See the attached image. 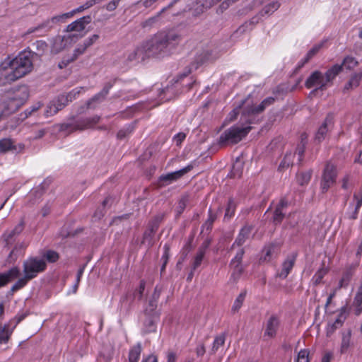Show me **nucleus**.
Instances as JSON below:
<instances>
[{
	"label": "nucleus",
	"mask_w": 362,
	"mask_h": 362,
	"mask_svg": "<svg viewBox=\"0 0 362 362\" xmlns=\"http://www.w3.org/2000/svg\"><path fill=\"white\" fill-rule=\"evenodd\" d=\"M181 40V35L174 30H162L146 41L147 49L151 57H168L175 50Z\"/></svg>",
	"instance_id": "f257e3e1"
},
{
	"label": "nucleus",
	"mask_w": 362,
	"mask_h": 362,
	"mask_svg": "<svg viewBox=\"0 0 362 362\" xmlns=\"http://www.w3.org/2000/svg\"><path fill=\"white\" fill-rule=\"evenodd\" d=\"M31 57V52H23L11 60L9 68L1 72V83H12L29 74L33 68Z\"/></svg>",
	"instance_id": "f03ea898"
},
{
	"label": "nucleus",
	"mask_w": 362,
	"mask_h": 362,
	"mask_svg": "<svg viewBox=\"0 0 362 362\" xmlns=\"http://www.w3.org/2000/svg\"><path fill=\"white\" fill-rule=\"evenodd\" d=\"M252 127L234 125L225 130L219 136L218 144L221 146L237 144L250 132Z\"/></svg>",
	"instance_id": "7ed1b4c3"
},
{
	"label": "nucleus",
	"mask_w": 362,
	"mask_h": 362,
	"mask_svg": "<svg viewBox=\"0 0 362 362\" xmlns=\"http://www.w3.org/2000/svg\"><path fill=\"white\" fill-rule=\"evenodd\" d=\"M100 116L95 115L92 117L72 120L69 122L62 124L59 129L60 131H68L69 132L83 131L93 127V126L100 121Z\"/></svg>",
	"instance_id": "20e7f679"
},
{
	"label": "nucleus",
	"mask_w": 362,
	"mask_h": 362,
	"mask_svg": "<svg viewBox=\"0 0 362 362\" xmlns=\"http://www.w3.org/2000/svg\"><path fill=\"white\" fill-rule=\"evenodd\" d=\"M47 268V263L45 259L37 257H30L23 263V273L26 278L33 279L39 273L43 272Z\"/></svg>",
	"instance_id": "39448f33"
},
{
	"label": "nucleus",
	"mask_w": 362,
	"mask_h": 362,
	"mask_svg": "<svg viewBox=\"0 0 362 362\" xmlns=\"http://www.w3.org/2000/svg\"><path fill=\"white\" fill-rule=\"evenodd\" d=\"M217 57L213 55L211 50H203L200 53H198L194 61L191 64L185 67L184 72L180 75V77L185 78L192 73L193 70H197L200 66L207 62H214Z\"/></svg>",
	"instance_id": "423d86ee"
},
{
	"label": "nucleus",
	"mask_w": 362,
	"mask_h": 362,
	"mask_svg": "<svg viewBox=\"0 0 362 362\" xmlns=\"http://www.w3.org/2000/svg\"><path fill=\"white\" fill-rule=\"evenodd\" d=\"M14 95L8 98V108L11 109V112L17 110L28 98L29 93L28 87L25 86H18L13 89Z\"/></svg>",
	"instance_id": "0eeeda50"
},
{
	"label": "nucleus",
	"mask_w": 362,
	"mask_h": 362,
	"mask_svg": "<svg viewBox=\"0 0 362 362\" xmlns=\"http://www.w3.org/2000/svg\"><path fill=\"white\" fill-rule=\"evenodd\" d=\"M337 175V172L336 165L330 161L327 162L320 182V187L322 193L327 192V190L335 183Z\"/></svg>",
	"instance_id": "6e6552de"
},
{
	"label": "nucleus",
	"mask_w": 362,
	"mask_h": 362,
	"mask_svg": "<svg viewBox=\"0 0 362 362\" xmlns=\"http://www.w3.org/2000/svg\"><path fill=\"white\" fill-rule=\"evenodd\" d=\"M193 168V165L189 164L179 170L160 175L158 179V186L160 187H163L177 181L185 174L191 171Z\"/></svg>",
	"instance_id": "1a4fd4ad"
},
{
	"label": "nucleus",
	"mask_w": 362,
	"mask_h": 362,
	"mask_svg": "<svg viewBox=\"0 0 362 362\" xmlns=\"http://www.w3.org/2000/svg\"><path fill=\"white\" fill-rule=\"evenodd\" d=\"M305 86L307 88H311L315 86H318L317 88H315L310 92V94H315L317 90H325L327 89L325 81L324 76L320 71H315L310 76L307 78Z\"/></svg>",
	"instance_id": "9d476101"
},
{
	"label": "nucleus",
	"mask_w": 362,
	"mask_h": 362,
	"mask_svg": "<svg viewBox=\"0 0 362 362\" xmlns=\"http://www.w3.org/2000/svg\"><path fill=\"white\" fill-rule=\"evenodd\" d=\"M24 224L23 220H21L13 230H6L3 233L1 239L4 242L5 247H9L15 243L16 238L24 229Z\"/></svg>",
	"instance_id": "9b49d317"
},
{
	"label": "nucleus",
	"mask_w": 362,
	"mask_h": 362,
	"mask_svg": "<svg viewBox=\"0 0 362 362\" xmlns=\"http://www.w3.org/2000/svg\"><path fill=\"white\" fill-rule=\"evenodd\" d=\"M333 124L334 115L332 113H329L316 132L315 136V141L318 143L322 142L326 138L328 132L332 129Z\"/></svg>",
	"instance_id": "f8f14e48"
},
{
	"label": "nucleus",
	"mask_w": 362,
	"mask_h": 362,
	"mask_svg": "<svg viewBox=\"0 0 362 362\" xmlns=\"http://www.w3.org/2000/svg\"><path fill=\"white\" fill-rule=\"evenodd\" d=\"M275 101V98L273 97H268L263 100L262 103L255 106L253 105L247 104V107H245L243 112V116H255V115L262 112L267 106L271 105Z\"/></svg>",
	"instance_id": "ddd939ff"
},
{
	"label": "nucleus",
	"mask_w": 362,
	"mask_h": 362,
	"mask_svg": "<svg viewBox=\"0 0 362 362\" xmlns=\"http://www.w3.org/2000/svg\"><path fill=\"white\" fill-rule=\"evenodd\" d=\"M151 57V54L147 49V43L146 42L141 44L140 46L137 47L132 52L129 53L127 60L129 62H143L146 58Z\"/></svg>",
	"instance_id": "4468645a"
},
{
	"label": "nucleus",
	"mask_w": 362,
	"mask_h": 362,
	"mask_svg": "<svg viewBox=\"0 0 362 362\" xmlns=\"http://www.w3.org/2000/svg\"><path fill=\"white\" fill-rule=\"evenodd\" d=\"M117 78H114L107 83H105L103 88L100 92L95 94L92 98H90L87 102V107L88 108H95V107L93 105L94 103H101L105 98L107 94L109 93L110 90L116 83Z\"/></svg>",
	"instance_id": "2eb2a0df"
},
{
	"label": "nucleus",
	"mask_w": 362,
	"mask_h": 362,
	"mask_svg": "<svg viewBox=\"0 0 362 362\" xmlns=\"http://www.w3.org/2000/svg\"><path fill=\"white\" fill-rule=\"evenodd\" d=\"M288 205V202L286 198L281 199L276 204L272 218V222L274 225L277 226L282 222L285 217L284 210L287 208Z\"/></svg>",
	"instance_id": "dca6fc26"
},
{
	"label": "nucleus",
	"mask_w": 362,
	"mask_h": 362,
	"mask_svg": "<svg viewBox=\"0 0 362 362\" xmlns=\"http://www.w3.org/2000/svg\"><path fill=\"white\" fill-rule=\"evenodd\" d=\"M281 245L278 243H271L266 245L262 250V256L261 259L265 262H269L276 258L280 252Z\"/></svg>",
	"instance_id": "f3484780"
},
{
	"label": "nucleus",
	"mask_w": 362,
	"mask_h": 362,
	"mask_svg": "<svg viewBox=\"0 0 362 362\" xmlns=\"http://www.w3.org/2000/svg\"><path fill=\"white\" fill-rule=\"evenodd\" d=\"M279 325H280V320L276 315H272V316H270L266 323V327H265V330L264 332V337H268L269 339L275 337L276 335Z\"/></svg>",
	"instance_id": "a211bd4d"
},
{
	"label": "nucleus",
	"mask_w": 362,
	"mask_h": 362,
	"mask_svg": "<svg viewBox=\"0 0 362 362\" xmlns=\"http://www.w3.org/2000/svg\"><path fill=\"white\" fill-rule=\"evenodd\" d=\"M349 315V310L346 306H343L340 310L339 314L338 315L337 318L335 320V321L331 324L329 325L327 330V336L332 335L337 329L341 327L344 321L346 320L347 316Z\"/></svg>",
	"instance_id": "6ab92c4d"
},
{
	"label": "nucleus",
	"mask_w": 362,
	"mask_h": 362,
	"mask_svg": "<svg viewBox=\"0 0 362 362\" xmlns=\"http://www.w3.org/2000/svg\"><path fill=\"white\" fill-rule=\"evenodd\" d=\"M362 205V192H355L353 196V201L349 205L350 211L347 212L348 218L356 220L358 217V210Z\"/></svg>",
	"instance_id": "aec40b11"
},
{
	"label": "nucleus",
	"mask_w": 362,
	"mask_h": 362,
	"mask_svg": "<svg viewBox=\"0 0 362 362\" xmlns=\"http://www.w3.org/2000/svg\"><path fill=\"white\" fill-rule=\"evenodd\" d=\"M297 254L293 253L287 257L282 264V269L278 276L281 279H286L295 265Z\"/></svg>",
	"instance_id": "412c9836"
},
{
	"label": "nucleus",
	"mask_w": 362,
	"mask_h": 362,
	"mask_svg": "<svg viewBox=\"0 0 362 362\" xmlns=\"http://www.w3.org/2000/svg\"><path fill=\"white\" fill-rule=\"evenodd\" d=\"M247 104L248 103H247V100H242L241 103L239 105H238L235 108H234L229 113V115H228L229 121H234L235 119H236L238 114L240 113V110L243 109V112H242V113H243L244 109L247 107ZM253 117L254 116H250V117L246 116V117H245V116L242 115V117H244V120L247 124H252V123H254ZM241 119H243L241 118Z\"/></svg>",
	"instance_id": "4be33fe9"
},
{
	"label": "nucleus",
	"mask_w": 362,
	"mask_h": 362,
	"mask_svg": "<svg viewBox=\"0 0 362 362\" xmlns=\"http://www.w3.org/2000/svg\"><path fill=\"white\" fill-rule=\"evenodd\" d=\"M90 22L91 17L90 16H83L68 25L66 30L67 32L82 31L85 29L86 25Z\"/></svg>",
	"instance_id": "5701e85b"
},
{
	"label": "nucleus",
	"mask_w": 362,
	"mask_h": 362,
	"mask_svg": "<svg viewBox=\"0 0 362 362\" xmlns=\"http://www.w3.org/2000/svg\"><path fill=\"white\" fill-rule=\"evenodd\" d=\"M146 318L144 322V332L148 334L156 330V325L158 321V314L154 313L152 315H146Z\"/></svg>",
	"instance_id": "b1692460"
},
{
	"label": "nucleus",
	"mask_w": 362,
	"mask_h": 362,
	"mask_svg": "<svg viewBox=\"0 0 362 362\" xmlns=\"http://www.w3.org/2000/svg\"><path fill=\"white\" fill-rule=\"evenodd\" d=\"M180 0H173L171 3L168 4V6L163 8L160 12H158L156 16L151 17L144 21L141 23V26L144 28L152 27L153 25L157 23L159 21L160 17L163 13H164L167 9L172 8L176 3H177Z\"/></svg>",
	"instance_id": "393cba45"
},
{
	"label": "nucleus",
	"mask_w": 362,
	"mask_h": 362,
	"mask_svg": "<svg viewBox=\"0 0 362 362\" xmlns=\"http://www.w3.org/2000/svg\"><path fill=\"white\" fill-rule=\"evenodd\" d=\"M252 226H245L240 231L238 237L236 238L234 243L233 244L231 248H233L235 245L241 246L243 245L246 240H247L250 235V233L252 230Z\"/></svg>",
	"instance_id": "a878e982"
},
{
	"label": "nucleus",
	"mask_w": 362,
	"mask_h": 362,
	"mask_svg": "<svg viewBox=\"0 0 362 362\" xmlns=\"http://www.w3.org/2000/svg\"><path fill=\"white\" fill-rule=\"evenodd\" d=\"M341 71L342 65L335 64L326 71L324 76V81L326 87Z\"/></svg>",
	"instance_id": "bb28decb"
},
{
	"label": "nucleus",
	"mask_w": 362,
	"mask_h": 362,
	"mask_svg": "<svg viewBox=\"0 0 362 362\" xmlns=\"http://www.w3.org/2000/svg\"><path fill=\"white\" fill-rule=\"evenodd\" d=\"M53 23L51 21L50 18L45 20L42 23L39 24L37 26L29 28L27 32L26 35H29L31 33H37L39 31L44 30L45 32L49 31L52 27H53Z\"/></svg>",
	"instance_id": "cd10ccee"
},
{
	"label": "nucleus",
	"mask_w": 362,
	"mask_h": 362,
	"mask_svg": "<svg viewBox=\"0 0 362 362\" xmlns=\"http://www.w3.org/2000/svg\"><path fill=\"white\" fill-rule=\"evenodd\" d=\"M362 78V72L356 73L351 76L349 81L346 83L344 88V92L356 88L360 84Z\"/></svg>",
	"instance_id": "c85d7f7f"
},
{
	"label": "nucleus",
	"mask_w": 362,
	"mask_h": 362,
	"mask_svg": "<svg viewBox=\"0 0 362 362\" xmlns=\"http://www.w3.org/2000/svg\"><path fill=\"white\" fill-rule=\"evenodd\" d=\"M158 228L156 226H154L150 223H148V228L144 233L142 243L146 241L148 243L150 246L153 245V238L155 233L158 230Z\"/></svg>",
	"instance_id": "c756f323"
},
{
	"label": "nucleus",
	"mask_w": 362,
	"mask_h": 362,
	"mask_svg": "<svg viewBox=\"0 0 362 362\" xmlns=\"http://www.w3.org/2000/svg\"><path fill=\"white\" fill-rule=\"evenodd\" d=\"M244 253V249L240 248L230 262V265L234 267L235 272H237L238 275L242 272L241 262Z\"/></svg>",
	"instance_id": "7c9ffc66"
},
{
	"label": "nucleus",
	"mask_w": 362,
	"mask_h": 362,
	"mask_svg": "<svg viewBox=\"0 0 362 362\" xmlns=\"http://www.w3.org/2000/svg\"><path fill=\"white\" fill-rule=\"evenodd\" d=\"M141 351L142 347L141 343H137L135 346H132L129 352V362H138L140 358Z\"/></svg>",
	"instance_id": "2f4dec72"
},
{
	"label": "nucleus",
	"mask_w": 362,
	"mask_h": 362,
	"mask_svg": "<svg viewBox=\"0 0 362 362\" xmlns=\"http://www.w3.org/2000/svg\"><path fill=\"white\" fill-rule=\"evenodd\" d=\"M10 324H6L4 327H0V344H6L8 341L10 337L13 332L12 327Z\"/></svg>",
	"instance_id": "473e14b6"
},
{
	"label": "nucleus",
	"mask_w": 362,
	"mask_h": 362,
	"mask_svg": "<svg viewBox=\"0 0 362 362\" xmlns=\"http://www.w3.org/2000/svg\"><path fill=\"white\" fill-rule=\"evenodd\" d=\"M351 337V330L349 329L346 332L342 333V339L340 346L341 354H344L347 351L350 346Z\"/></svg>",
	"instance_id": "72a5a7b5"
},
{
	"label": "nucleus",
	"mask_w": 362,
	"mask_h": 362,
	"mask_svg": "<svg viewBox=\"0 0 362 362\" xmlns=\"http://www.w3.org/2000/svg\"><path fill=\"white\" fill-rule=\"evenodd\" d=\"M243 170V163L238 158L233 165L232 170L230 172V177H240Z\"/></svg>",
	"instance_id": "f704fd0d"
},
{
	"label": "nucleus",
	"mask_w": 362,
	"mask_h": 362,
	"mask_svg": "<svg viewBox=\"0 0 362 362\" xmlns=\"http://www.w3.org/2000/svg\"><path fill=\"white\" fill-rule=\"evenodd\" d=\"M312 173L313 171L311 170L297 173L296 179L298 183L301 186L308 185L311 179Z\"/></svg>",
	"instance_id": "c9c22d12"
},
{
	"label": "nucleus",
	"mask_w": 362,
	"mask_h": 362,
	"mask_svg": "<svg viewBox=\"0 0 362 362\" xmlns=\"http://www.w3.org/2000/svg\"><path fill=\"white\" fill-rule=\"evenodd\" d=\"M83 35H69L67 36H64L62 37H59L55 40L54 45H57L58 43V41L60 42V47L59 49H64L66 45V42L70 40L71 41L74 40L76 42L78 38L82 37Z\"/></svg>",
	"instance_id": "e433bc0d"
},
{
	"label": "nucleus",
	"mask_w": 362,
	"mask_h": 362,
	"mask_svg": "<svg viewBox=\"0 0 362 362\" xmlns=\"http://www.w3.org/2000/svg\"><path fill=\"white\" fill-rule=\"evenodd\" d=\"M217 216L216 214L212 212L211 209H209V217L205 223L202 225V232L205 229L207 232H210L212 229L213 224L216 221Z\"/></svg>",
	"instance_id": "4c0bfd02"
},
{
	"label": "nucleus",
	"mask_w": 362,
	"mask_h": 362,
	"mask_svg": "<svg viewBox=\"0 0 362 362\" xmlns=\"http://www.w3.org/2000/svg\"><path fill=\"white\" fill-rule=\"evenodd\" d=\"M16 147L11 139H2L0 140V153H4L11 150H15Z\"/></svg>",
	"instance_id": "58836bf2"
},
{
	"label": "nucleus",
	"mask_w": 362,
	"mask_h": 362,
	"mask_svg": "<svg viewBox=\"0 0 362 362\" xmlns=\"http://www.w3.org/2000/svg\"><path fill=\"white\" fill-rule=\"evenodd\" d=\"M280 6L278 1H272L266 5L260 11L259 15L263 16L264 15H269L276 11Z\"/></svg>",
	"instance_id": "ea45409f"
},
{
	"label": "nucleus",
	"mask_w": 362,
	"mask_h": 362,
	"mask_svg": "<svg viewBox=\"0 0 362 362\" xmlns=\"http://www.w3.org/2000/svg\"><path fill=\"white\" fill-rule=\"evenodd\" d=\"M87 49L84 47L83 44H80L78 47L74 50L73 55L68 58L66 62L64 63L65 66H67L69 64L74 62L80 55L83 54Z\"/></svg>",
	"instance_id": "a19ab883"
},
{
	"label": "nucleus",
	"mask_w": 362,
	"mask_h": 362,
	"mask_svg": "<svg viewBox=\"0 0 362 362\" xmlns=\"http://www.w3.org/2000/svg\"><path fill=\"white\" fill-rule=\"evenodd\" d=\"M189 201V195L188 194H183L178 202L177 206V216H179L185 209L187 204Z\"/></svg>",
	"instance_id": "79ce46f5"
},
{
	"label": "nucleus",
	"mask_w": 362,
	"mask_h": 362,
	"mask_svg": "<svg viewBox=\"0 0 362 362\" xmlns=\"http://www.w3.org/2000/svg\"><path fill=\"white\" fill-rule=\"evenodd\" d=\"M225 340V333H223L216 337L211 348V353L215 354L218 351V349L224 344Z\"/></svg>",
	"instance_id": "37998d69"
},
{
	"label": "nucleus",
	"mask_w": 362,
	"mask_h": 362,
	"mask_svg": "<svg viewBox=\"0 0 362 362\" xmlns=\"http://www.w3.org/2000/svg\"><path fill=\"white\" fill-rule=\"evenodd\" d=\"M208 9L209 8H205V3L203 0H197L195 7L192 11V15L197 17Z\"/></svg>",
	"instance_id": "c03bdc74"
},
{
	"label": "nucleus",
	"mask_w": 362,
	"mask_h": 362,
	"mask_svg": "<svg viewBox=\"0 0 362 362\" xmlns=\"http://www.w3.org/2000/svg\"><path fill=\"white\" fill-rule=\"evenodd\" d=\"M3 274H4V276H6L7 282L8 283L12 280L18 278L21 275V271L18 267H13Z\"/></svg>",
	"instance_id": "a18cd8bd"
},
{
	"label": "nucleus",
	"mask_w": 362,
	"mask_h": 362,
	"mask_svg": "<svg viewBox=\"0 0 362 362\" xmlns=\"http://www.w3.org/2000/svg\"><path fill=\"white\" fill-rule=\"evenodd\" d=\"M236 208V204L234 200L232 198H230L228 202V205L226 209L225 217L224 218L230 219L235 214V211Z\"/></svg>",
	"instance_id": "49530a36"
},
{
	"label": "nucleus",
	"mask_w": 362,
	"mask_h": 362,
	"mask_svg": "<svg viewBox=\"0 0 362 362\" xmlns=\"http://www.w3.org/2000/svg\"><path fill=\"white\" fill-rule=\"evenodd\" d=\"M170 245L168 244H165L163 247L164 252L161 257V260L163 261V264L160 268V273L163 274L165 269V267L168 262L169 256H170Z\"/></svg>",
	"instance_id": "de8ad7c7"
},
{
	"label": "nucleus",
	"mask_w": 362,
	"mask_h": 362,
	"mask_svg": "<svg viewBox=\"0 0 362 362\" xmlns=\"http://www.w3.org/2000/svg\"><path fill=\"white\" fill-rule=\"evenodd\" d=\"M29 278H26V276L24 274V276L19 279L11 287V292L14 293L21 288H23L27 283L30 281Z\"/></svg>",
	"instance_id": "09e8293b"
},
{
	"label": "nucleus",
	"mask_w": 362,
	"mask_h": 362,
	"mask_svg": "<svg viewBox=\"0 0 362 362\" xmlns=\"http://www.w3.org/2000/svg\"><path fill=\"white\" fill-rule=\"evenodd\" d=\"M324 43L320 42L315 45L312 49H310L305 57V62H308L323 47Z\"/></svg>",
	"instance_id": "8fccbe9b"
},
{
	"label": "nucleus",
	"mask_w": 362,
	"mask_h": 362,
	"mask_svg": "<svg viewBox=\"0 0 362 362\" xmlns=\"http://www.w3.org/2000/svg\"><path fill=\"white\" fill-rule=\"evenodd\" d=\"M327 273V269L325 268L318 269L313 278L314 285L317 286L321 284L322 279Z\"/></svg>",
	"instance_id": "3c124183"
},
{
	"label": "nucleus",
	"mask_w": 362,
	"mask_h": 362,
	"mask_svg": "<svg viewBox=\"0 0 362 362\" xmlns=\"http://www.w3.org/2000/svg\"><path fill=\"white\" fill-rule=\"evenodd\" d=\"M45 182L42 183L38 187L33 189L28 194L30 199L35 197V199H40L45 189L44 185Z\"/></svg>",
	"instance_id": "603ef678"
},
{
	"label": "nucleus",
	"mask_w": 362,
	"mask_h": 362,
	"mask_svg": "<svg viewBox=\"0 0 362 362\" xmlns=\"http://www.w3.org/2000/svg\"><path fill=\"white\" fill-rule=\"evenodd\" d=\"M293 156H294V155H293L291 153H286L285 155L284 159L281 162V163H280V165L279 166V170H282V169H284L285 168H288L290 165H293Z\"/></svg>",
	"instance_id": "864d4df0"
},
{
	"label": "nucleus",
	"mask_w": 362,
	"mask_h": 362,
	"mask_svg": "<svg viewBox=\"0 0 362 362\" xmlns=\"http://www.w3.org/2000/svg\"><path fill=\"white\" fill-rule=\"evenodd\" d=\"M68 103L69 99H67V96H65V95H59L57 100L53 103L59 110H62Z\"/></svg>",
	"instance_id": "5fc2aeb1"
},
{
	"label": "nucleus",
	"mask_w": 362,
	"mask_h": 362,
	"mask_svg": "<svg viewBox=\"0 0 362 362\" xmlns=\"http://www.w3.org/2000/svg\"><path fill=\"white\" fill-rule=\"evenodd\" d=\"M43 257L49 262L53 263L59 259V254L54 250H47L43 255Z\"/></svg>",
	"instance_id": "6e6d98bb"
},
{
	"label": "nucleus",
	"mask_w": 362,
	"mask_h": 362,
	"mask_svg": "<svg viewBox=\"0 0 362 362\" xmlns=\"http://www.w3.org/2000/svg\"><path fill=\"white\" fill-rule=\"evenodd\" d=\"M245 297V293H241L235 299L234 304L232 307V311L233 313L238 312L239 309L241 308L243 303L244 301Z\"/></svg>",
	"instance_id": "4d7b16f0"
},
{
	"label": "nucleus",
	"mask_w": 362,
	"mask_h": 362,
	"mask_svg": "<svg viewBox=\"0 0 362 362\" xmlns=\"http://www.w3.org/2000/svg\"><path fill=\"white\" fill-rule=\"evenodd\" d=\"M357 64L358 62L354 57L348 56L344 59L341 65L342 66H344L348 69H351L354 68Z\"/></svg>",
	"instance_id": "13d9d810"
},
{
	"label": "nucleus",
	"mask_w": 362,
	"mask_h": 362,
	"mask_svg": "<svg viewBox=\"0 0 362 362\" xmlns=\"http://www.w3.org/2000/svg\"><path fill=\"white\" fill-rule=\"evenodd\" d=\"M42 103H40V102H37L36 103H35L33 106H31L30 107L26 109L23 114H24V117H23V119H25V118H28L29 116H30L33 112L37 111L39 109H40V107H42Z\"/></svg>",
	"instance_id": "bf43d9fd"
},
{
	"label": "nucleus",
	"mask_w": 362,
	"mask_h": 362,
	"mask_svg": "<svg viewBox=\"0 0 362 362\" xmlns=\"http://www.w3.org/2000/svg\"><path fill=\"white\" fill-rule=\"evenodd\" d=\"M204 255L203 252H197L192 263V270H196L202 264Z\"/></svg>",
	"instance_id": "052dcab7"
},
{
	"label": "nucleus",
	"mask_w": 362,
	"mask_h": 362,
	"mask_svg": "<svg viewBox=\"0 0 362 362\" xmlns=\"http://www.w3.org/2000/svg\"><path fill=\"white\" fill-rule=\"evenodd\" d=\"M309 351L308 349L300 350L298 354L297 362H309Z\"/></svg>",
	"instance_id": "680f3d73"
},
{
	"label": "nucleus",
	"mask_w": 362,
	"mask_h": 362,
	"mask_svg": "<svg viewBox=\"0 0 362 362\" xmlns=\"http://www.w3.org/2000/svg\"><path fill=\"white\" fill-rule=\"evenodd\" d=\"M354 306H359L362 305V282L358 288L357 293L354 297V302H353Z\"/></svg>",
	"instance_id": "e2e57ef3"
},
{
	"label": "nucleus",
	"mask_w": 362,
	"mask_h": 362,
	"mask_svg": "<svg viewBox=\"0 0 362 362\" xmlns=\"http://www.w3.org/2000/svg\"><path fill=\"white\" fill-rule=\"evenodd\" d=\"M157 303L158 301L151 298L148 302V307L145 310V315H152L153 313H156L155 310L157 308Z\"/></svg>",
	"instance_id": "0e129e2a"
},
{
	"label": "nucleus",
	"mask_w": 362,
	"mask_h": 362,
	"mask_svg": "<svg viewBox=\"0 0 362 362\" xmlns=\"http://www.w3.org/2000/svg\"><path fill=\"white\" fill-rule=\"evenodd\" d=\"M133 130V127L131 126H129L128 127L125 129H120L117 134V137L119 139H124L127 135H129Z\"/></svg>",
	"instance_id": "69168bd1"
},
{
	"label": "nucleus",
	"mask_w": 362,
	"mask_h": 362,
	"mask_svg": "<svg viewBox=\"0 0 362 362\" xmlns=\"http://www.w3.org/2000/svg\"><path fill=\"white\" fill-rule=\"evenodd\" d=\"M146 283L144 280L140 281L139 287L136 289L134 293L135 298H138L139 300H141L143 296V293L145 289Z\"/></svg>",
	"instance_id": "338daca9"
},
{
	"label": "nucleus",
	"mask_w": 362,
	"mask_h": 362,
	"mask_svg": "<svg viewBox=\"0 0 362 362\" xmlns=\"http://www.w3.org/2000/svg\"><path fill=\"white\" fill-rule=\"evenodd\" d=\"M59 109L56 107L55 105L51 103L47 107L46 110L45 111V115L46 117L52 116L59 112Z\"/></svg>",
	"instance_id": "774afa93"
}]
</instances>
